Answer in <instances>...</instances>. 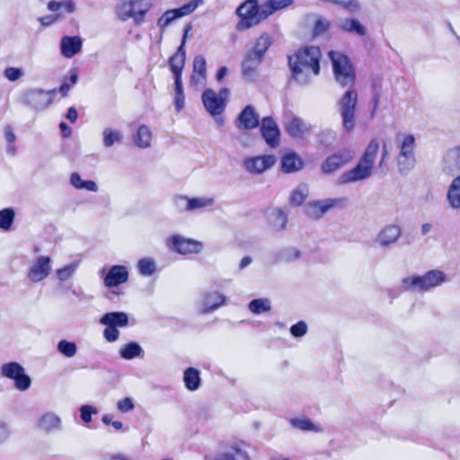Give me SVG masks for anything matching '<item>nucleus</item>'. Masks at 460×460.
Masks as SVG:
<instances>
[{
	"label": "nucleus",
	"instance_id": "f257e3e1",
	"mask_svg": "<svg viewBox=\"0 0 460 460\" xmlns=\"http://www.w3.org/2000/svg\"><path fill=\"white\" fill-rule=\"evenodd\" d=\"M321 50L318 47L308 46L299 49L288 58L293 78L300 84L310 82L320 72Z\"/></svg>",
	"mask_w": 460,
	"mask_h": 460
},
{
	"label": "nucleus",
	"instance_id": "f03ea898",
	"mask_svg": "<svg viewBox=\"0 0 460 460\" xmlns=\"http://www.w3.org/2000/svg\"><path fill=\"white\" fill-rule=\"evenodd\" d=\"M378 150L379 143L376 138H374L367 145L357 165L352 169L343 172L339 177V183H351L369 178L372 174V170Z\"/></svg>",
	"mask_w": 460,
	"mask_h": 460
},
{
	"label": "nucleus",
	"instance_id": "7ed1b4c3",
	"mask_svg": "<svg viewBox=\"0 0 460 460\" xmlns=\"http://www.w3.org/2000/svg\"><path fill=\"white\" fill-rule=\"evenodd\" d=\"M265 13L258 0H245L236 10V14L240 18L236 25L237 30L245 31L258 25L267 19Z\"/></svg>",
	"mask_w": 460,
	"mask_h": 460
},
{
	"label": "nucleus",
	"instance_id": "20e7f679",
	"mask_svg": "<svg viewBox=\"0 0 460 460\" xmlns=\"http://www.w3.org/2000/svg\"><path fill=\"white\" fill-rule=\"evenodd\" d=\"M215 202L212 196L176 195L172 199L173 208L181 213L203 212L213 207Z\"/></svg>",
	"mask_w": 460,
	"mask_h": 460
},
{
	"label": "nucleus",
	"instance_id": "39448f33",
	"mask_svg": "<svg viewBox=\"0 0 460 460\" xmlns=\"http://www.w3.org/2000/svg\"><path fill=\"white\" fill-rule=\"evenodd\" d=\"M358 102V93L349 89L342 95L338 102V109L341 118L342 128L350 133L356 126L355 111Z\"/></svg>",
	"mask_w": 460,
	"mask_h": 460
},
{
	"label": "nucleus",
	"instance_id": "423d86ee",
	"mask_svg": "<svg viewBox=\"0 0 460 460\" xmlns=\"http://www.w3.org/2000/svg\"><path fill=\"white\" fill-rule=\"evenodd\" d=\"M150 7V0H122L117 7V13L122 21L133 18L137 24H140Z\"/></svg>",
	"mask_w": 460,
	"mask_h": 460
},
{
	"label": "nucleus",
	"instance_id": "0eeeda50",
	"mask_svg": "<svg viewBox=\"0 0 460 460\" xmlns=\"http://www.w3.org/2000/svg\"><path fill=\"white\" fill-rule=\"evenodd\" d=\"M329 57L332 60L333 72L338 83L342 86L352 85L355 80V74L348 58L337 51H330Z\"/></svg>",
	"mask_w": 460,
	"mask_h": 460
},
{
	"label": "nucleus",
	"instance_id": "6e6552de",
	"mask_svg": "<svg viewBox=\"0 0 460 460\" xmlns=\"http://www.w3.org/2000/svg\"><path fill=\"white\" fill-rule=\"evenodd\" d=\"M0 376L13 380L14 387L22 392L27 391L31 385V379L26 374L25 368L15 361L3 364L0 367Z\"/></svg>",
	"mask_w": 460,
	"mask_h": 460
},
{
	"label": "nucleus",
	"instance_id": "1a4fd4ad",
	"mask_svg": "<svg viewBox=\"0 0 460 460\" xmlns=\"http://www.w3.org/2000/svg\"><path fill=\"white\" fill-rule=\"evenodd\" d=\"M402 236V228L399 224H386L376 234L374 245L382 251L388 250L396 245Z\"/></svg>",
	"mask_w": 460,
	"mask_h": 460
},
{
	"label": "nucleus",
	"instance_id": "9d476101",
	"mask_svg": "<svg viewBox=\"0 0 460 460\" xmlns=\"http://www.w3.org/2000/svg\"><path fill=\"white\" fill-rule=\"evenodd\" d=\"M229 96L228 88H222L218 93L212 89H206L201 96L206 111L211 116L220 115L226 109V100Z\"/></svg>",
	"mask_w": 460,
	"mask_h": 460
},
{
	"label": "nucleus",
	"instance_id": "9b49d317",
	"mask_svg": "<svg viewBox=\"0 0 460 460\" xmlns=\"http://www.w3.org/2000/svg\"><path fill=\"white\" fill-rule=\"evenodd\" d=\"M56 93V89L46 91L40 88H34L27 90L23 93V99L25 104L33 110L43 111L52 104Z\"/></svg>",
	"mask_w": 460,
	"mask_h": 460
},
{
	"label": "nucleus",
	"instance_id": "f8f14e48",
	"mask_svg": "<svg viewBox=\"0 0 460 460\" xmlns=\"http://www.w3.org/2000/svg\"><path fill=\"white\" fill-rule=\"evenodd\" d=\"M347 204L345 198L326 199L311 201L306 204V214L313 218H320L334 208H343Z\"/></svg>",
	"mask_w": 460,
	"mask_h": 460
},
{
	"label": "nucleus",
	"instance_id": "ddd939ff",
	"mask_svg": "<svg viewBox=\"0 0 460 460\" xmlns=\"http://www.w3.org/2000/svg\"><path fill=\"white\" fill-rule=\"evenodd\" d=\"M167 244L172 251L181 254L199 253L203 248L202 243L180 234L168 238Z\"/></svg>",
	"mask_w": 460,
	"mask_h": 460
},
{
	"label": "nucleus",
	"instance_id": "4468645a",
	"mask_svg": "<svg viewBox=\"0 0 460 460\" xmlns=\"http://www.w3.org/2000/svg\"><path fill=\"white\" fill-rule=\"evenodd\" d=\"M226 296L218 291H208L204 293L197 302L198 310L200 314L213 313L224 305Z\"/></svg>",
	"mask_w": 460,
	"mask_h": 460
},
{
	"label": "nucleus",
	"instance_id": "2eb2a0df",
	"mask_svg": "<svg viewBox=\"0 0 460 460\" xmlns=\"http://www.w3.org/2000/svg\"><path fill=\"white\" fill-rule=\"evenodd\" d=\"M354 157V154L349 150H340L331 155H329L322 164L321 170L323 173L330 174L348 163H349Z\"/></svg>",
	"mask_w": 460,
	"mask_h": 460
},
{
	"label": "nucleus",
	"instance_id": "dca6fc26",
	"mask_svg": "<svg viewBox=\"0 0 460 460\" xmlns=\"http://www.w3.org/2000/svg\"><path fill=\"white\" fill-rule=\"evenodd\" d=\"M51 259L49 256L40 255L31 265L27 278L32 282L45 279L51 272Z\"/></svg>",
	"mask_w": 460,
	"mask_h": 460
},
{
	"label": "nucleus",
	"instance_id": "f3484780",
	"mask_svg": "<svg viewBox=\"0 0 460 460\" xmlns=\"http://www.w3.org/2000/svg\"><path fill=\"white\" fill-rule=\"evenodd\" d=\"M275 163L276 157L274 155H259L244 159L243 167L252 174H261L271 168Z\"/></svg>",
	"mask_w": 460,
	"mask_h": 460
},
{
	"label": "nucleus",
	"instance_id": "a211bd4d",
	"mask_svg": "<svg viewBox=\"0 0 460 460\" xmlns=\"http://www.w3.org/2000/svg\"><path fill=\"white\" fill-rule=\"evenodd\" d=\"M285 128L290 137L298 139L305 138L313 131V127L311 124L296 116H292L287 119L285 123Z\"/></svg>",
	"mask_w": 460,
	"mask_h": 460
},
{
	"label": "nucleus",
	"instance_id": "6ab92c4d",
	"mask_svg": "<svg viewBox=\"0 0 460 460\" xmlns=\"http://www.w3.org/2000/svg\"><path fill=\"white\" fill-rule=\"evenodd\" d=\"M207 84V62L203 56L198 55L193 59L190 85L201 90Z\"/></svg>",
	"mask_w": 460,
	"mask_h": 460
},
{
	"label": "nucleus",
	"instance_id": "aec40b11",
	"mask_svg": "<svg viewBox=\"0 0 460 460\" xmlns=\"http://www.w3.org/2000/svg\"><path fill=\"white\" fill-rule=\"evenodd\" d=\"M259 125L260 117L252 105H247L235 120V126L239 129H253Z\"/></svg>",
	"mask_w": 460,
	"mask_h": 460
},
{
	"label": "nucleus",
	"instance_id": "412c9836",
	"mask_svg": "<svg viewBox=\"0 0 460 460\" xmlns=\"http://www.w3.org/2000/svg\"><path fill=\"white\" fill-rule=\"evenodd\" d=\"M261 131L265 142L271 147L279 144V130L277 123L270 117H265L261 120Z\"/></svg>",
	"mask_w": 460,
	"mask_h": 460
},
{
	"label": "nucleus",
	"instance_id": "4be33fe9",
	"mask_svg": "<svg viewBox=\"0 0 460 460\" xmlns=\"http://www.w3.org/2000/svg\"><path fill=\"white\" fill-rule=\"evenodd\" d=\"M262 58L255 53L248 51L242 64V73L247 81H254L258 75V67L262 62Z\"/></svg>",
	"mask_w": 460,
	"mask_h": 460
},
{
	"label": "nucleus",
	"instance_id": "5701e85b",
	"mask_svg": "<svg viewBox=\"0 0 460 460\" xmlns=\"http://www.w3.org/2000/svg\"><path fill=\"white\" fill-rule=\"evenodd\" d=\"M395 141L399 150L397 155L415 157L416 139L412 134L399 132L396 135Z\"/></svg>",
	"mask_w": 460,
	"mask_h": 460
},
{
	"label": "nucleus",
	"instance_id": "b1692460",
	"mask_svg": "<svg viewBox=\"0 0 460 460\" xmlns=\"http://www.w3.org/2000/svg\"><path fill=\"white\" fill-rule=\"evenodd\" d=\"M128 271L123 265L112 266L104 277V285L107 288H114L128 281Z\"/></svg>",
	"mask_w": 460,
	"mask_h": 460
},
{
	"label": "nucleus",
	"instance_id": "393cba45",
	"mask_svg": "<svg viewBox=\"0 0 460 460\" xmlns=\"http://www.w3.org/2000/svg\"><path fill=\"white\" fill-rule=\"evenodd\" d=\"M83 47V41L78 36H64L60 40V53L66 58H72L79 53Z\"/></svg>",
	"mask_w": 460,
	"mask_h": 460
},
{
	"label": "nucleus",
	"instance_id": "a878e982",
	"mask_svg": "<svg viewBox=\"0 0 460 460\" xmlns=\"http://www.w3.org/2000/svg\"><path fill=\"white\" fill-rule=\"evenodd\" d=\"M424 283V291L429 292L442 284L447 282V274L439 270H431L422 275Z\"/></svg>",
	"mask_w": 460,
	"mask_h": 460
},
{
	"label": "nucleus",
	"instance_id": "bb28decb",
	"mask_svg": "<svg viewBox=\"0 0 460 460\" xmlns=\"http://www.w3.org/2000/svg\"><path fill=\"white\" fill-rule=\"evenodd\" d=\"M100 323L105 326L126 327L128 324V316L124 312H111L104 314Z\"/></svg>",
	"mask_w": 460,
	"mask_h": 460
},
{
	"label": "nucleus",
	"instance_id": "cd10ccee",
	"mask_svg": "<svg viewBox=\"0 0 460 460\" xmlns=\"http://www.w3.org/2000/svg\"><path fill=\"white\" fill-rule=\"evenodd\" d=\"M303 166V160L295 152L286 153L281 159V168L286 173L297 172Z\"/></svg>",
	"mask_w": 460,
	"mask_h": 460
},
{
	"label": "nucleus",
	"instance_id": "c85d7f7f",
	"mask_svg": "<svg viewBox=\"0 0 460 460\" xmlns=\"http://www.w3.org/2000/svg\"><path fill=\"white\" fill-rule=\"evenodd\" d=\"M153 134L149 127L141 125L137 128V132L133 135V142L142 149L149 148L152 144Z\"/></svg>",
	"mask_w": 460,
	"mask_h": 460
},
{
	"label": "nucleus",
	"instance_id": "c756f323",
	"mask_svg": "<svg viewBox=\"0 0 460 460\" xmlns=\"http://www.w3.org/2000/svg\"><path fill=\"white\" fill-rule=\"evenodd\" d=\"M301 257V251L293 246L285 247L274 253V263H290Z\"/></svg>",
	"mask_w": 460,
	"mask_h": 460
},
{
	"label": "nucleus",
	"instance_id": "7c9ffc66",
	"mask_svg": "<svg viewBox=\"0 0 460 460\" xmlns=\"http://www.w3.org/2000/svg\"><path fill=\"white\" fill-rule=\"evenodd\" d=\"M338 27L345 32L353 33L360 37L367 34L366 27L356 19H341L338 22Z\"/></svg>",
	"mask_w": 460,
	"mask_h": 460
},
{
	"label": "nucleus",
	"instance_id": "2f4dec72",
	"mask_svg": "<svg viewBox=\"0 0 460 460\" xmlns=\"http://www.w3.org/2000/svg\"><path fill=\"white\" fill-rule=\"evenodd\" d=\"M119 355L123 359L131 360L143 357L144 349L137 342L131 341L120 347Z\"/></svg>",
	"mask_w": 460,
	"mask_h": 460
},
{
	"label": "nucleus",
	"instance_id": "473e14b6",
	"mask_svg": "<svg viewBox=\"0 0 460 460\" xmlns=\"http://www.w3.org/2000/svg\"><path fill=\"white\" fill-rule=\"evenodd\" d=\"M40 429L46 432H51L60 429L61 420L54 413L49 412L44 414L38 421Z\"/></svg>",
	"mask_w": 460,
	"mask_h": 460
},
{
	"label": "nucleus",
	"instance_id": "72a5a7b5",
	"mask_svg": "<svg viewBox=\"0 0 460 460\" xmlns=\"http://www.w3.org/2000/svg\"><path fill=\"white\" fill-rule=\"evenodd\" d=\"M447 199L451 208L455 209L460 208V175L456 176L450 183Z\"/></svg>",
	"mask_w": 460,
	"mask_h": 460
},
{
	"label": "nucleus",
	"instance_id": "f704fd0d",
	"mask_svg": "<svg viewBox=\"0 0 460 460\" xmlns=\"http://www.w3.org/2000/svg\"><path fill=\"white\" fill-rule=\"evenodd\" d=\"M183 382L190 391H196L200 386V372L195 367H188L183 373Z\"/></svg>",
	"mask_w": 460,
	"mask_h": 460
},
{
	"label": "nucleus",
	"instance_id": "c9c22d12",
	"mask_svg": "<svg viewBox=\"0 0 460 460\" xmlns=\"http://www.w3.org/2000/svg\"><path fill=\"white\" fill-rule=\"evenodd\" d=\"M401 288L404 291L425 292L422 275H411L403 278L401 281Z\"/></svg>",
	"mask_w": 460,
	"mask_h": 460
},
{
	"label": "nucleus",
	"instance_id": "e433bc0d",
	"mask_svg": "<svg viewBox=\"0 0 460 460\" xmlns=\"http://www.w3.org/2000/svg\"><path fill=\"white\" fill-rule=\"evenodd\" d=\"M70 184L77 190H87L93 192H97L99 190L95 181L83 180L78 172L71 174Z\"/></svg>",
	"mask_w": 460,
	"mask_h": 460
},
{
	"label": "nucleus",
	"instance_id": "4c0bfd02",
	"mask_svg": "<svg viewBox=\"0 0 460 460\" xmlns=\"http://www.w3.org/2000/svg\"><path fill=\"white\" fill-rule=\"evenodd\" d=\"M48 9L54 13H61V17L64 13H72L75 11V4L72 1H49L48 3Z\"/></svg>",
	"mask_w": 460,
	"mask_h": 460
},
{
	"label": "nucleus",
	"instance_id": "58836bf2",
	"mask_svg": "<svg viewBox=\"0 0 460 460\" xmlns=\"http://www.w3.org/2000/svg\"><path fill=\"white\" fill-rule=\"evenodd\" d=\"M123 140V135L112 128H105L102 131V141L105 147L110 148Z\"/></svg>",
	"mask_w": 460,
	"mask_h": 460
},
{
	"label": "nucleus",
	"instance_id": "ea45409f",
	"mask_svg": "<svg viewBox=\"0 0 460 460\" xmlns=\"http://www.w3.org/2000/svg\"><path fill=\"white\" fill-rule=\"evenodd\" d=\"M272 40L269 34H261L256 40L255 45L249 51L255 53L263 58L264 54L271 45Z\"/></svg>",
	"mask_w": 460,
	"mask_h": 460
},
{
	"label": "nucleus",
	"instance_id": "a19ab883",
	"mask_svg": "<svg viewBox=\"0 0 460 460\" xmlns=\"http://www.w3.org/2000/svg\"><path fill=\"white\" fill-rule=\"evenodd\" d=\"M272 40L269 34H261L256 40L255 45L249 51L255 53L263 58L264 54L271 45Z\"/></svg>",
	"mask_w": 460,
	"mask_h": 460
},
{
	"label": "nucleus",
	"instance_id": "79ce46f5",
	"mask_svg": "<svg viewBox=\"0 0 460 460\" xmlns=\"http://www.w3.org/2000/svg\"><path fill=\"white\" fill-rule=\"evenodd\" d=\"M15 211L12 208H6L0 210V230L9 231L13 224Z\"/></svg>",
	"mask_w": 460,
	"mask_h": 460
},
{
	"label": "nucleus",
	"instance_id": "37998d69",
	"mask_svg": "<svg viewBox=\"0 0 460 460\" xmlns=\"http://www.w3.org/2000/svg\"><path fill=\"white\" fill-rule=\"evenodd\" d=\"M206 460H249L248 454L241 450L240 448H231L229 451L211 458H206Z\"/></svg>",
	"mask_w": 460,
	"mask_h": 460
},
{
	"label": "nucleus",
	"instance_id": "c03bdc74",
	"mask_svg": "<svg viewBox=\"0 0 460 460\" xmlns=\"http://www.w3.org/2000/svg\"><path fill=\"white\" fill-rule=\"evenodd\" d=\"M79 262L74 261L60 269H58L56 270V277L58 279V281L63 283L70 279L77 270Z\"/></svg>",
	"mask_w": 460,
	"mask_h": 460
},
{
	"label": "nucleus",
	"instance_id": "a18cd8bd",
	"mask_svg": "<svg viewBox=\"0 0 460 460\" xmlns=\"http://www.w3.org/2000/svg\"><path fill=\"white\" fill-rule=\"evenodd\" d=\"M248 308L252 313L260 314L270 311L271 309V303L268 298H257L249 303Z\"/></svg>",
	"mask_w": 460,
	"mask_h": 460
},
{
	"label": "nucleus",
	"instance_id": "49530a36",
	"mask_svg": "<svg viewBox=\"0 0 460 460\" xmlns=\"http://www.w3.org/2000/svg\"><path fill=\"white\" fill-rule=\"evenodd\" d=\"M292 3V0H267L262 3L263 10L266 12V17L274 13L276 11L285 8Z\"/></svg>",
	"mask_w": 460,
	"mask_h": 460
},
{
	"label": "nucleus",
	"instance_id": "de8ad7c7",
	"mask_svg": "<svg viewBox=\"0 0 460 460\" xmlns=\"http://www.w3.org/2000/svg\"><path fill=\"white\" fill-rule=\"evenodd\" d=\"M444 162L449 167H456L460 171V146L448 149L444 156Z\"/></svg>",
	"mask_w": 460,
	"mask_h": 460
},
{
	"label": "nucleus",
	"instance_id": "09e8293b",
	"mask_svg": "<svg viewBox=\"0 0 460 460\" xmlns=\"http://www.w3.org/2000/svg\"><path fill=\"white\" fill-rule=\"evenodd\" d=\"M57 350L66 358H73L76 355L78 349L75 342L61 340L57 344Z\"/></svg>",
	"mask_w": 460,
	"mask_h": 460
},
{
	"label": "nucleus",
	"instance_id": "8fccbe9b",
	"mask_svg": "<svg viewBox=\"0 0 460 460\" xmlns=\"http://www.w3.org/2000/svg\"><path fill=\"white\" fill-rule=\"evenodd\" d=\"M396 163L398 171L401 174H407L409 172H411L416 164L415 157H408V156H396Z\"/></svg>",
	"mask_w": 460,
	"mask_h": 460
},
{
	"label": "nucleus",
	"instance_id": "3c124183",
	"mask_svg": "<svg viewBox=\"0 0 460 460\" xmlns=\"http://www.w3.org/2000/svg\"><path fill=\"white\" fill-rule=\"evenodd\" d=\"M288 223V216L281 209H275L271 214V225L278 230L282 231L285 229Z\"/></svg>",
	"mask_w": 460,
	"mask_h": 460
},
{
	"label": "nucleus",
	"instance_id": "603ef678",
	"mask_svg": "<svg viewBox=\"0 0 460 460\" xmlns=\"http://www.w3.org/2000/svg\"><path fill=\"white\" fill-rule=\"evenodd\" d=\"M308 195V188L305 184L298 185L290 195V202L295 206L301 205Z\"/></svg>",
	"mask_w": 460,
	"mask_h": 460
},
{
	"label": "nucleus",
	"instance_id": "864d4df0",
	"mask_svg": "<svg viewBox=\"0 0 460 460\" xmlns=\"http://www.w3.org/2000/svg\"><path fill=\"white\" fill-rule=\"evenodd\" d=\"M139 273L143 276H151L155 270V261L150 258L141 259L137 263Z\"/></svg>",
	"mask_w": 460,
	"mask_h": 460
},
{
	"label": "nucleus",
	"instance_id": "5fc2aeb1",
	"mask_svg": "<svg viewBox=\"0 0 460 460\" xmlns=\"http://www.w3.org/2000/svg\"><path fill=\"white\" fill-rule=\"evenodd\" d=\"M176 9H171L164 12L157 21V26L164 29L169 26L173 21L179 19Z\"/></svg>",
	"mask_w": 460,
	"mask_h": 460
},
{
	"label": "nucleus",
	"instance_id": "6e6d98bb",
	"mask_svg": "<svg viewBox=\"0 0 460 460\" xmlns=\"http://www.w3.org/2000/svg\"><path fill=\"white\" fill-rule=\"evenodd\" d=\"M203 4L204 0H191L189 3L181 6L180 8H176L178 16L181 18L183 16L189 15Z\"/></svg>",
	"mask_w": 460,
	"mask_h": 460
},
{
	"label": "nucleus",
	"instance_id": "4d7b16f0",
	"mask_svg": "<svg viewBox=\"0 0 460 460\" xmlns=\"http://www.w3.org/2000/svg\"><path fill=\"white\" fill-rule=\"evenodd\" d=\"M185 58L180 56H172L169 60L170 68L172 74H182Z\"/></svg>",
	"mask_w": 460,
	"mask_h": 460
},
{
	"label": "nucleus",
	"instance_id": "13d9d810",
	"mask_svg": "<svg viewBox=\"0 0 460 460\" xmlns=\"http://www.w3.org/2000/svg\"><path fill=\"white\" fill-rule=\"evenodd\" d=\"M337 134L332 129H324L319 135V142L324 146H331L336 139Z\"/></svg>",
	"mask_w": 460,
	"mask_h": 460
},
{
	"label": "nucleus",
	"instance_id": "bf43d9fd",
	"mask_svg": "<svg viewBox=\"0 0 460 460\" xmlns=\"http://www.w3.org/2000/svg\"><path fill=\"white\" fill-rule=\"evenodd\" d=\"M4 75L7 80L15 82L24 75V71L19 67L10 66L4 69Z\"/></svg>",
	"mask_w": 460,
	"mask_h": 460
},
{
	"label": "nucleus",
	"instance_id": "052dcab7",
	"mask_svg": "<svg viewBox=\"0 0 460 460\" xmlns=\"http://www.w3.org/2000/svg\"><path fill=\"white\" fill-rule=\"evenodd\" d=\"M308 331V327L305 322L299 321L290 327V333L295 338L304 337Z\"/></svg>",
	"mask_w": 460,
	"mask_h": 460
},
{
	"label": "nucleus",
	"instance_id": "680f3d73",
	"mask_svg": "<svg viewBox=\"0 0 460 460\" xmlns=\"http://www.w3.org/2000/svg\"><path fill=\"white\" fill-rule=\"evenodd\" d=\"M330 27V22L328 20L319 17L315 21L314 27V35H320L323 32H325Z\"/></svg>",
	"mask_w": 460,
	"mask_h": 460
},
{
	"label": "nucleus",
	"instance_id": "e2e57ef3",
	"mask_svg": "<svg viewBox=\"0 0 460 460\" xmlns=\"http://www.w3.org/2000/svg\"><path fill=\"white\" fill-rule=\"evenodd\" d=\"M80 413H81L82 420L84 423H89L92 420V414H93V413L95 414V413H97V411L94 409V407L88 405V404H84L81 407Z\"/></svg>",
	"mask_w": 460,
	"mask_h": 460
},
{
	"label": "nucleus",
	"instance_id": "0e129e2a",
	"mask_svg": "<svg viewBox=\"0 0 460 460\" xmlns=\"http://www.w3.org/2000/svg\"><path fill=\"white\" fill-rule=\"evenodd\" d=\"M119 331L114 326H106L103 331V337L109 342H114L119 339Z\"/></svg>",
	"mask_w": 460,
	"mask_h": 460
},
{
	"label": "nucleus",
	"instance_id": "69168bd1",
	"mask_svg": "<svg viewBox=\"0 0 460 460\" xmlns=\"http://www.w3.org/2000/svg\"><path fill=\"white\" fill-rule=\"evenodd\" d=\"M291 424L302 430H312L314 424L308 419H293Z\"/></svg>",
	"mask_w": 460,
	"mask_h": 460
},
{
	"label": "nucleus",
	"instance_id": "338daca9",
	"mask_svg": "<svg viewBox=\"0 0 460 460\" xmlns=\"http://www.w3.org/2000/svg\"><path fill=\"white\" fill-rule=\"evenodd\" d=\"M61 18V13H53L39 18L40 22L44 26H49Z\"/></svg>",
	"mask_w": 460,
	"mask_h": 460
},
{
	"label": "nucleus",
	"instance_id": "774afa93",
	"mask_svg": "<svg viewBox=\"0 0 460 460\" xmlns=\"http://www.w3.org/2000/svg\"><path fill=\"white\" fill-rule=\"evenodd\" d=\"M174 103L176 110L180 111L185 105V96L183 91H175L174 93Z\"/></svg>",
	"mask_w": 460,
	"mask_h": 460
}]
</instances>
